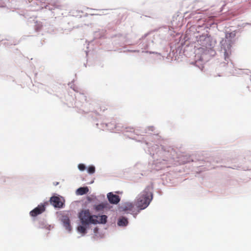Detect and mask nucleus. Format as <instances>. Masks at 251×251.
<instances>
[{
    "instance_id": "nucleus-1",
    "label": "nucleus",
    "mask_w": 251,
    "mask_h": 251,
    "mask_svg": "<svg viewBox=\"0 0 251 251\" xmlns=\"http://www.w3.org/2000/svg\"><path fill=\"white\" fill-rule=\"evenodd\" d=\"M151 188L147 187L140 194L135 201V205L139 210L146 208L152 200Z\"/></svg>"
},
{
    "instance_id": "nucleus-2",
    "label": "nucleus",
    "mask_w": 251,
    "mask_h": 251,
    "mask_svg": "<svg viewBox=\"0 0 251 251\" xmlns=\"http://www.w3.org/2000/svg\"><path fill=\"white\" fill-rule=\"evenodd\" d=\"M79 218L83 225H88L90 224H97L98 216L91 215L88 210H82L79 213Z\"/></svg>"
},
{
    "instance_id": "nucleus-3",
    "label": "nucleus",
    "mask_w": 251,
    "mask_h": 251,
    "mask_svg": "<svg viewBox=\"0 0 251 251\" xmlns=\"http://www.w3.org/2000/svg\"><path fill=\"white\" fill-rule=\"evenodd\" d=\"M123 210L126 212L127 211L131 214L134 215L135 218L136 215L140 212V210L136 208L135 205L131 202H126L122 207Z\"/></svg>"
},
{
    "instance_id": "nucleus-4",
    "label": "nucleus",
    "mask_w": 251,
    "mask_h": 251,
    "mask_svg": "<svg viewBox=\"0 0 251 251\" xmlns=\"http://www.w3.org/2000/svg\"><path fill=\"white\" fill-rule=\"evenodd\" d=\"M45 210V207L44 205H39L37 207L30 211V215L32 217H35L43 213Z\"/></svg>"
},
{
    "instance_id": "nucleus-5",
    "label": "nucleus",
    "mask_w": 251,
    "mask_h": 251,
    "mask_svg": "<svg viewBox=\"0 0 251 251\" xmlns=\"http://www.w3.org/2000/svg\"><path fill=\"white\" fill-rule=\"evenodd\" d=\"M107 199L110 203L117 204L120 201V198L118 195H114L112 192L107 194Z\"/></svg>"
},
{
    "instance_id": "nucleus-6",
    "label": "nucleus",
    "mask_w": 251,
    "mask_h": 251,
    "mask_svg": "<svg viewBox=\"0 0 251 251\" xmlns=\"http://www.w3.org/2000/svg\"><path fill=\"white\" fill-rule=\"evenodd\" d=\"M50 202L52 205L57 208H61L63 205L60 199L58 197H52L50 199Z\"/></svg>"
},
{
    "instance_id": "nucleus-7",
    "label": "nucleus",
    "mask_w": 251,
    "mask_h": 251,
    "mask_svg": "<svg viewBox=\"0 0 251 251\" xmlns=\"http://www.w3.org/2000/svg\"><path fill=\"white\" fill-rule=\"evenodd\" d=\"M64 226L66 229L68 231L71 230V226L70 225V221L69 218L67 216H64L62 219Z\"/></svg>"
},
{
    "instance_id": "nucleus-8",
    "label": "nucleus",
    "mask_w": 251,
    "mask_h": 251,
    "mask_svg": "<svg viewBox=\"0 0 251 251\" xmlns=\"http://www.w3.org/2000/svg\"><path fill=\"white\" fill-rule=\"evenodd\" d=\"M128 222L127 219L122 217L119 219L117 224L120 226H126L128 225Z\"/></svg>"
},
{
    "instance_id": "nucleus-9",
    "label": "nucleus",
    "mask_w": 251,
    "mask_h": 251,
    "mask_svg": "<svg viewBox=\"0 0 251 251\" xmlns=\"http://www.w3.org/2000/svg\"><path fill=\"white\" fill-rule=\"evenodd\" d=\"M108 203L107 202H102L100 203L97 205L95 206V209L97 211H101L103 210L104 208H106L108 207Z\"/></svg>"
},
{
    "instance_id": "nucleus-10",
    "label": "nucleus",
    "mask_w": 251,
    "mask_h": 251,
    "mask_svg": "<svg viewBox=\"0 0 251 251\" xmlns=\"http://www.w3.org/2000/svg\"><path fill=\"white\" fill-rule=\"evenodd\" d=\"M88 191L87 187H80L77 190L76 192L78 195H83L86 194Z\"/></svg>"
},
{
    "instance_id": "nucleus-11",
    "label": "nucleus",
    "mask_w": 251,
    "mask_h": 251,
    "mask_svg": "<svg viewBox=\"0 0 251 251\" xmlns=\"http://www.w3.org/2000/svg\"><path fill=\"white\" fill-rule=\"evenodd\" d=\"M107 216L105 215H102L101 216L98 217L97 219H99L98 220V223L99 224H105L107 222Z\"/></svg>"
},
{
    "instance_id": "nucleus-12",
    "label": "nucleus",
    "mask_w": 251,
    "mask_h": 251,
    "mask_svg": "<svg viewBox=\"0 0 251 251\" xmlns=\"http://www.w3.org/2000/svg\"><path fill=\"white\" fill-rule=\"evenodd\" d=\"M235 36V33H227L226 35V40L225 41H226V40L229 42H231V39L234 38Z\"/></svg>"
},
{
    "instance_id": "nucleus-13",
    "label": "nucleus",
    "mask_w": 251,
    "mask_h": 251,
    "mask_svg": "<svg viewBox=\"0 0 251 251\" xmlns=\"http://www.w3.org/2000/svg\"><path fill=\"white\" fill-rule=\"evenodd\" d=\"M77 230L78 231L82 233H86V227L83 226H79L77 227Z\"/></svg>"
},
{
    "instance_id": "nucleus-14",
    "label": "nucleus",
    "mask_w": 251,
    "mask_h": 251,
    "mask_svg": "<svg viewBox=\"0 0 251 251\" xmlns=\"http://www.w3.org/2000/svg\"><path fill=\"white\" fill-rule=\"evenodd\" d=\"M87 171L89 174H93L95 172V168L93 166H89Z\"/></svg>"
},
{
    "instance_id": "nucleus-15",
    "label": "nucleus",
    "mask_w": 251,
    "mask_h": 251,
    "mask_svg": "<svg viewBox=\"0 0 251 251\" xmlns=\"http://www.w3.org/2000/svg\"><path fill=\"white\" fill-rule=\"evenodd\" d=\"M78 168L80 171H84L86 168L85 166L83 164H79Z\"/></svg>"
},
{
    "instance_id": "nucleus-16",
    "label": "nucleus",
    "mask_w": 251,
    "mask_h": 251,
    "mask_svg": "<svg viewBox=\"0 0 251 251\" xmlns=\"http://www.w3.org/2000/svg\"><path fill=\"white\" fill-rule=\"evenodd\" d=\"M100 109H101V110H102L103 111H104L105 109H107V108L105 107V106H101V107H100Z\"/></svg>"
},
{
    "instance_id": "nucleus-17",
    "label": "nucleus",
    "mask_w": 251,
    "mask_h": 251,
    "mask_svg": "<svg viewBox=\"0 0 251 251\" xmlns=\"http://www.w3.org/2000/svg\"><path fill=\"white\" fill-rule=\"evenodd\" d=\"M227 54H228V53H227V51L226 50V51H225V56H227Z\"/></svg>"
}]
</instances>
